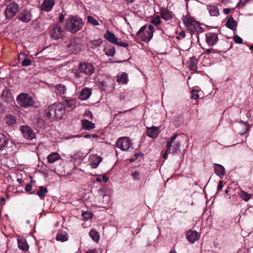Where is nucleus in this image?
Returning a JSON list of instances; mask_svg holds the SVG:
<instances>
[{"mask_svg":"<svg viewBox=\"0 0 253 253\" xmlns=\"http://www.w3.org/2000/svg\"><path fill=\"white\" fill-rule=\"evenodd\" d=\"M65 110L64 105L60 103H54L51 105L45 111V116L47 118H53L60 119L65 114Z\"/></svg>","mask_w":253,"mask_h":253,"instance_id":"obj_1","label":"nucleus"},{"mask_svg":"<svg viewBox=\"0 0 253 253\" xmlns=\"http://www.w3.org/2000/svg\"><path fill=\"white\" fill-rule=\"evenodd\" d=\"M83 25L82 20L78 17L71 16L66 20L65 28L67 31L73 34L79 31Z\"/></svg>","mask_w":253,"mask_h":253,"instance_id":"obj_2","label":"nucleus"},{"mask_svg":"<svg viewBox=\"0 0 253 253\" xmlns=\"http://www.w3.org/2000/svg\"><path fill=\"white\" fill-rule=\"evenodd\" d=\"M154 28L153 26L149 25L146 30V25L143 26L137 32L136 35L143 42H149L153 36Z\"/></svg>","mask_w":253,"mask_h":253,"instance_id":"obj_3","label":"nucleus"},{"mask_svg":"<svg viewBox=\"0 0 253 253\" xmlns=\"http://www.w3.org/2000/svg\"><path fill=\"white\" fill-rule=\"evenodd\" d=\"M16 101L18 105L24 108L33 106L35 103L33 98L26 93L18 95L16 97Z\"/></svg>","mask_w":253,"mask_h":253,"instance_id":"obj_4","label":"nucleus"},{"mask_svg":"<svg viewBox=\"0 0 253 253\" xmlns=\"http://www.w3.org/2000/svg\"><path fill=\"white\" fill-rule=\"evenodd\" d=\"M178 136L177 133L174 134L168 142L166 145L167 151L169 153L175 154L179 150L181 142L177 139Z\"/></svg>","mask_w":253,"mask_h":253,"instance_id":"obj_5","label":"nucleus"},{"mask_svg":"<svg viewBox=\"0 0 253 253\" xmlns=\"http://www.w3.org/2000/svg\"><path fill=\"white\" fill-rule=\"evenodd\" d=\"M50 37L54 40H58L63 37L65 31L60 23L51 25L48 28Z\"/></svg>","mask_w":253,"mask_h":253,"instance_id":"obj_6","label":"nucleus"},{"mask_svg":"<svg viewBox=\"0 0 253 253\" xmlns=\"http://www.w3.org/2000/svg\"><path fill=\"white\" fill-rule=\"evenodd\" d=\"M78 69L81 72L88 76L92 75L95 71V67L92 63L84 61L79 63Z\"/></svg>","mask_w":253,"mask_h":253,"instance_id":"obj_7","label":"nucleus"},{"mask_svg":"<svg viewBox=\"0 0 253 253\" xmlns=\"http://www.w3.org/2000/svg\"><path fill=\"white\" fill-rule=\"evenodd\" d=\"M131 145V141L128 137H121L117 140L116 143V147L122 151L127 150Z\"/></svg>","mask_w":253,"mask_h":253,"instance_id":"obj_8","label":"nucleus"},{"mask_svg":"<svg viewBox=\"0 0 253 253\" xmlns=\"http://www.w3.org/2000/svg\"><path fill=\"white\" fill-rule=\"evenodd\" d=\"M20 130L24 138L32 140L36 138V134L32 128L28 126H22L20 127Z\"/></svg>","mask_w":253,"mask_h":253,"instance_id":"obj_9","label":"nucleus"},{"mask_svg":"<svg viewBox=\"0 0 253 253\" xmlns=\"http://www.w3.org/2000/svg\"><path fill=\"white\" fill-rule=\"evenodd\" d=\"M18 5L16 2H13L9 3L5 11L6 18L11 19L13 18L18 12Z\"/></svg>","mask_w":253,"mask_h":253,"instance_id":"obj_10","label":"nucleus"},{"mask_svg":"<svg viewBox=\"0 0 253 253\" xmlns=\"http://www.w3.org/2000/svg\"><path fill=\"white\" fill-rule=\"evenodd\" d=\"M160 13L161 18L165 21L171 20L174 17V14L173 12L166 7H161Z\"/></svg>","mask_w":253,"mask_h":253,"instance_id":"obj_11","label":"nucleus"},{"mask_svg":"<svg viewBox=\"0 0 253 253\" xmlns=\"http://www.w3.org/2000/svg\"><path fill=\"white\" fill-rule=\"evenodd\" d=\"M32 17L33 15L31 10L25 9L19 14L18 18L23 22L28 23L32 20Z\"/></svg>","mask_w":253,"mask_h":253,"instance_id":"obj_12","label":"nucleus"},{"mask_svg":"<svg viewBox=\"0 0 253 253\" xmlns=\"http://www.w3.org/2000/svg\"><path fill=\"white\" fill-rule=\"evenodd\" d=\"M206 42L210 46H213L218 41V35L215 33L209 32L206 35Z\"/></svg>","mask_w":253,"mask_h":253,"instance_id":"obj_13","label":"nucleus"},{"mask_svg":"<svg viewBox=\"0 0 253 253\" xmlns=\"http://www.w3.org/2000/svg\"><path fill=\"white\" fill-rule=\"evenodd\" d=\"M55 0H43L41 5V9L45 12L50 11L55 5Z\"/></svg>","mask_w":253,"mask_h":253,"instance_id":"obj_14","label":"nucleus"},{"mask_svg":"<svg viewBox=\"0 0 253 253\" xmlns=\"http://www.w3.org/2000/svg\"><path fill=\"white\" fill-rule=\"evenodd\" d=\"M8 145H9L10 147H12V142H9L5 136L3 134L0 133V150L8 149Z\"/></svg>","mask_w":253,"mask_h":253,"instance_id":"obj_15","label":"nucleus"},{"mask_svg":"<svg viewBox=\"0 0 253 253\" xmlns=\"http://www.w3.org/2000/svg\"><path fill=\"white\" fill-rule=\"evenodd\" d=\"M159 127L155 126L147 128V135L152 138H155L160 133Z\"/></svg>","mask_w":253,"mask_h":253,"instance_id":"obj_16","label":"nucleus"},{"mask_svg":"<svg viewBox=\"0 0 253 253\" xmlns=\"http://www.w3.org/2000/svg\"><path fill=\"white\" fill-rule=\"evenodd\" d=\"M90 165L92 168H96L102 161V158L96 155H91L89 156Z\"/></svg>","mask_w":253,"mask_h":253,"instance_id":"obj_17","label":"nucleus"},{"mask_svg":"<svg viewBox=\"0 0 253 253\" xmlns=\"http://www.w3.org/2000/svg\"><path fill=\"white\" fill-rule=\"evenodd\" d=\"M186 235L187 240L191 243H194L196 240L199 239L200 237L199 233L193 230H189L187 233Z\"/></svg>","mask_w":253,"mask_h":253,"instance_id":"obj_18","label":"nucleus"},{"mask_svg":"<svg viewBox=\"0 0 253 253\" xmlns=\"http://www.w3.org/2000/svg\"><path fill=\"white\" fill-rule=\"evenodd\" d=\"M72 73L74 74V82L77 84H81L82 83L83 79V72H81L79 69H73Z\"/></svg>","mask_w":253,"mask_h":253,"instance_id":"obj_19","label":"nucleus"},{"mask_svg":"<svg viewBox=\"0 0 253 253\" xmlns=\"http://www.w3.org/2000/svg\"><path fill=\"white\" fill-rule=\"evenodd\" d=\"M236 130L238 133L243 135L246 133L248 130V124L244 122H241L236 126Z\"/></svg>","mask_w":253,"mask_h":253,"instance_id":"obj_20","label":"nucleus"},{"mask_svg":"<svg viewBox=\"0 0 253 253\" xmlns=\"http://www.w3.org/2000/svg\"><path fill=\"white\" fill-rule=\"evenodd\" d=\"M2 99L6 102H10L13 100L10 91L7 88H5L1 94Z\"/></svg>","mask_w":253,"mask_h":253,"instance_id":"obj_21","label":"nucleus"},{"mask_svg":"<svg viewBox=\"0 0 253 253\" xmlns=\"http://www.w3.org/2000/svg\"><path fill=\"white\" fill-rule=\"evenodd\" d=\"M214 168L216 174L220 178L223 177L225 172L224 168L221 165L214 164Z\"/></svg>","mask_w":253,"mask_h":253,"instance_id":"obj_22","label":"nucleus"},{"mask_svg":"<svg viewBox=\"0 0 253 253\" xmlns=\"http://www.w3.org/2000/svg\"><path fill=\"white\" fill-rule=\"evenodd\" d=\"M104 37L108 42L113 44H115L117 41H118V38L115 36V35L112 32L108 30L106 31L104 34Z\"/></svg>","mask_w":253,"mask_h":253,"instance_id":"obj_23","label":"nucleus"},{"mask_svg":"<svg viewBox=\"0 0 253 253\" xmlns=\"http://www.w3.org/2000/svg\"><path fill=\"white\" fill-rule=\"evenodd\" d=\"M91 94V90L88 88L83 89L79 95V98L82 100H86Z\"/></svg>","mask_w":253,"mask_h":253,"instance_id":"obj_24","label":"nucleus"},{"mask_svg":"<svg viewBox=\"0 0 253 253\" xmlns=\"http://www.w3.org/2000/svg\"><path fill=\"white\" fill-rule=\"evenodd\" d=\"M19 248L23 251H27L29 249V246L25 239L21 238L17 239Z\"/></svg>","mask_w":253,"mask_h":253,"instance_id":"obj_25","label":"nucleus"},{"mask_svg":"<svg viewBox=\"0 0 253 253\" xmlns=\"http://www.w3.org/2000/svg\"><path fill=\"white\" fill-rule=\"evenodd\" d=\"M207 9L211 16H217L219 15V11L218 7L215 5H210L207 6Z\"/></svg>","mask_w":253,"mask_h":253,"instance_id":"obj_26","label":"nucleus"},{"mask_svg":"<svg viewBox=\"0 0 253 253\" xmlns=\"http://www.w3.org/2000/svg\"><path fill=\"white\" fill-rule=\"evenodd\" d=\"M81 124L82 127L85 130H89L95 127V124L87 120H83Z\"/></svg>","mask_w":253,"mask_h":253,"instance_id":"obj_27","label":"nucleus"},{"mask_svg":"<svg viewBox=\"0 0 253 253\" xmlns=\"http://www.w3.org/2000/svg\"><path fill=\"white\" fill-rule=\"evenodd\" d=\"M61 157L57 152H52L47 156V161L49 163H54L60 159Z\"/></svg>","mask_w":253,"mask_h":253,"instance_id":"obj_28","label":"nucleus"},{"mask_svg":"<svg viewBox=\"0 0 253 253\" xmlns=\"http://www.w3.org/2000/svg\"><path fill=\"white\" fill-rule=\"evenodd\" d=\"M56 240L61 242L67 241L68 240V234L65 232L59 231L57 232Z\"/></svg>","mask_w":253,"mask_h":253,"instance_id":"obj_29","label":"nucleus"},{"mask_svg":"<svg viewBox=\"0 0 253 253\" xmlns=\"http://www.w3.org/2000/svg\"><path fill=\"white\" fill-rule=\"evenodd\" d=\"M187 28L188 30H189L192 33L195 32H198L200 31L201 27L200 26L199 23L196 21H195L194 22H193V23L191 24L190 25L188 26Z\"/></svg>","mask_w":253,"mask_h":253,"instance_id":"obj_30","label":"nucleus"},{"mask_svg":"<svg viewBox=\"0 0 253 253\" xmlns=\"http://www.w3.org/2000/svg\"><path fill=\"white\" fill-rule=\"evenodd\" d=\"M55 88L56 89V92L57 95L63 97L65 96V94L66 92V88L64 85L60 84H57L55 86Z\"/></svg>","mask_w":253,"mask_h":253,"instance_id":"obj_31","label":"nucleus"},{"mask_svg":"<svg viewBox=\"0 0 253 253\" xmlns=\"http://www.w3.org/2000/svg\"><path fill=\"white\" fill-rule=\"evenodd\" d=\"M225 25L228 28L232 30H235L236 29L237 25L233 18L230 17L228 18L226 22Z\"/></svg>","mask_w":253,"mask_h":253,"instance_id":"obj_32","label":"nucleus"},{"mask_svg":"<svg viewBox=\"0 0 253 253\" xmlns=\"http://www.w3.org/2000/svg\"><path fill=\"white\" fill-rule=\"evenodd\" d=\"M5 123L8 126H13L16 123V117L11 114H8L5 116Z\"/></svg>","mask_w":253,"mask_h":253,"instance_id":"obj_33","label":"nucleus"},{"mask_svg":"<svg viewBox=\"0 0 253 253\" xmlns=\"http://www.w3.org/2000/svg\"><path fill=\"white\" fill-rule=\"evenodd\" d=\"M90 238L96 242H98L99 240L100 237L99 233L94 229H91L89 233Z\"/></svg>","mask_w":253,"mask_h":253,"instance_id":"obj_34","label":"nucleus"},{"mask_svg":"<svg viewBox=\"0 0 253 253\" xmlns=\"http://www.w3.org/2000/svg\"><path fill=\"white\" fill-rule=\"evenodd\" d=\"M47 192L48 190L46 188L41 186L40 187L39 191L37 192V195L42 199L45 197Z\"/></svg>","mask_w":253,"mask_h":253,"instance_id":"obj_35","label":"nucleus"},{"mask_svg":"<svg viewBox=\"0 0 253 253\" xmlns=\"http://www.w3.org/2000/svg\"><path fill=\"white\" fill-rule=\"evenodd\" d=\"M132 92L130 91H125L122 92L120 95V100L122 101L125 99L129 100L131 97Z\"/></svg>","mask_w":253,"mask_h":253,"instance_id":"obj_36","label":"nucleus"},{"mask_svg":"<svg viewBox=\"0 0 253 253\" xmlns=\"http://www.w3.org/2000/svg\"><path fill=\"white\" fill-rule=\"evenodd\" d=\"M117 81L122 84L127 83L128 82L127 74L124 73H122L120 76L117 77Z\"/></svg>","mask_w":253,"mask_h":253,"instance_id":"obj_37","label":"nucleus"},{"mask_svg":"<svg viewBox=\"0 0 253 253\" xmlns=\"http://www.w3.org/2000/svg\"><path fill=\"white\" fill-rule=\"evenodd\" d=\"M239 195L243 200L246 202L248 201L253 195V194L247 193V192L243 190H241L240 191Z\"/></svg>","mask_w":253,"mask_h":253,"instance_id":"obj_38","label":"nucleus"},{"mask_svg":"<svg viewBox=\"0 0 253 253\" xmlns=\"http://www.w3.org/2000/svg\"><path fill=\"white\" fill-rule=\"evenodd\" d=\"M182 21L184 24L187 27L188 26L190 25V24H192L193 22H194L195 20L190 16L187 15L183 17Z\"/></svg>","mask_w":253,"mask_h":253,"instance_id":"obj_39","label":"nucleus"},{"mask_svg":"<svg viewBox=\"0 0 253 253\" xmlns=\"http://www.w3.org/2000/svg\"><path fill=\"white\" fill-rule=\"evenodd\" d=\"M197 60L195 57L190 58L189 61V68L190 70H195L197 69Z\"/></svg>","mask_w":253,"mask_h":253,"instance_id":"obj_40","label":"nucleus"},{"mask_svg":"<svg viewBox=\"0 0 253 253\" xmlns=\"http://www.w3.org/2000/svg\"><path fill=\"white\" fill-rule=\"evenodd\" d=\"M105 54L108 56H113L115 53V48L113 46L104 49Z\"/></svg>","mask_w":253,"mask_h":253,"instance_id":"obj_41","label":"nucleus"},{"mask_svg":"<svg viewBox=\"0 0 253 253\" xmlns=\"http://www.w3.org/2000/svg\"><path fill=\"white\" fill-rule=\"evenodd\" d=\"M101 44V39L94 40L90 42V47L93 48L99 46Z\"/></svg>","mask_w":253,"mask_h":253,"instance_id":"obj_42","label":"nucleus"},{"mask_svg":"<svg viewBox=\"0 0 253 253\" xmlns=\"http://www.w3.org/2000/svg\"><path fill=\"white\" fill-rule=\"evenodd\" d=\"M68 47L71 48V50L74 51L75 52H78L81 50L80 45L75 43V41H73L70 45H68Z\"/></svg>","mask_w":253,"mask_h":253,"instance_id":"obj_43","label":"nucleus"},{"mask_svg":"<svg viewBox=\"0 0 253 253\" xmlns=\"http://www.w3.org/2000/svg\"><path fill=\"white\" fill-rule=\"evenodd\" d=\"M161 18L160 15H157L151 19V22L153 24L157 26L162 23Z\"/></svg>","mask_w":253,"mask_h":253,"instance_id":"obj_44","label":"nucleus"},{"mask_svg":"<svg viewBox=\"0 0 253 253\" xmlns=\"http://www.w3.org/2000/svg\"><path fill=\"white\" fill-rule=\"evenodd\" d=\"M87 22L94 26H98L99 25V22L93 17L88 16L87 17Z\"/></svg>","mask_w":253,"mask_h":253,"instance_id":"obj_45","label":"nucleus"},{"mask_svg":"<svg viewBox=\"0 0 253 253\" xmlns=\"http://www.w3.org/2000/svg\"><path fill=\"white\" fill-rule=\"evenodd\" d=\"M82 216H83V219L84 220H87L88 219L92 218L93 213L90 212L85 211V212H83V213L82 214Z\"/></svg>","mask_w":253,"mask_h":253,"instance_id":"obj_46","label":"nucleus"},{"mask_svg":"<svg viewBox=\"0 0 253 253\" xmlns=\"http://www.w3.org/2000/svg\"><path fill=\"white\" fill-rule=\"evenodd\" d=\"M31 64V60L29 58L24 59L21 62V65L23 66H27Z\"/></svg>","mask_w":253,"mask_h":253,"instance_id":"obj_47","label":"nucleus"},{"mask_svg":"<svg viewBox=\"0 0 253 253\" xmlns=\"http://www.w3.org/2000/svg\"><path fill=\"white\" fill-rule=\"evenodd\" d=\"M191 98L195 100L198 99L199 98V96L197 90H192L191 95Z\"/></svg>","mask_w":253,"mask_h":253,"instance_id":"obj_48","label":"nucleus"},{"mask_svg":"<svg viewBox=\"0 0 253 253\" xmlns=\"http://www.w3.org/2000/svg\"><path fill=\"white\" fill-rule=\"evenodd\" d=\"M223 187V181L222 180H220L219 181L218 185L217 188L216 194H218L219 192L222 190Z\"/></svg>","mask_w":253,"mask_h":253,"instance_id":"obj_49","label":"nucleus"},{"mask_svg":"<svg viewBox=\"0 0 253 253\" xmlns=\"http://www.w3.org/2000/svg\"><path fill=\"white\" fill-rule=\"evenodd\" d=\"M234 42L237 43L241 44L243 43L242 39L239 36L236 35L233 38Z\"/></svg>","mask_w":253,"mask_h":253,"instance_id":"obj_50","label":"nucleus"},{"mask_svg":"<svg viewBox=\"0 0 253 253\" xmlns=\"http://www.w3.org/2000/svg\"><path fill=\"white\" fill-rule=\"evenodd\" d=\"M74 103V101L73 100H67L66 99L64 101L65 105H67L69 107H71Z\"/></svg>","mask_w":253,"mask_h":253,"instance_id":"obj_51","label":"nucleus"},{"mask_svg":"<svg viewBox=\"0 0 253 253\" xmlns=\"http://www.w3.org/2000/svg\"><path fill=\"white\" fill-rule=\"evenodd\" d=\"M132 178L134 180H138L140 178V174L138 171H135L132 174Z\"/></svg>","mask_w":253,"mask_h":253,"instance_id":"obj_52","label":"nucleus"},{"mask_svg":"<svg viewBox=\"0 0 253 253\" xmlns=\"http://www.w3.org/2000/svg\"><path fill=\"white\" fill-rule=\"evenodd\" d=\"M115 44L117 45L120 46L124 47H127L128 46V45L127 43L123 42H118V41H117V42H116V43H115Z\"/></svg>","mask_w":253,"mask_h":253,"instance_id":"obj_53","label":"nucleus"},{"mask_svg":"<svg viewBox=\"0 0 253 253\" xmlns=\"http://www.w3.org/2000/svg\"><path fill=\"white\" fill-rule=\"evenodd\" d=\"M32 189V186L30 184H28L25 186V190L26 192H29Z\"/></svg>","mask_w":253,"mask_h":253,"instance_id":"obj_54","label":"nucleus"},{"mask_svg":"<svg viewBox=\"0 0 253 253\" xmlns=\"http://www.w3.org/2000/svg\"><path fill=\"white\" fill-rule=\"evenodd\" d=\"M64 19V16L63 14H61L59 17V22L58 23L61 24Z\"/></svg>","mask_w":253,"mask_h":253,"instance_id":"obj_55","label":"nucleus"},{"mask_svg":"<svg viewBox=\"0 0 253 253\" xmlns=\"http://www.w3.org/2000/svg\"><path fill=\"white\" fill-rule=\"evenodd\" d=\"M85 253H98V251L96 249H94L87 251Z\"/></svg>","mask_w":253,"mask_h":253,"instance_id":"obj_56","label":"nucleus"},{"mask_svg":"<svg viewBox=\"0 0 253 253\" xmlns=\"http://www.w3.org/2000/svg\"><path fill=\"white\" fill-rule=\"evenodd\" d=\"M5 199L4 197H1L0 198V205L1 206H3L5 204Z\"/></svg>","mask_w":253,"mask_h":253,"instance_id":"obj_57","label":"nucleus"},{"mask_svg":"<svg viewBox=\"0 0 253 253\" xmlns=\"http://www.w3.org/2000/svg\"><path fill=\"white\" fill-rule=\"evenodd\" d=\"M102 180L105 182H106L108 180V177L106 175H102Z\"/></svg>","mask_w":253,"mask_h":253,"instance_id":"obj_58","label":"nucleus"},{"mask_svg":"<svg viewBox=\"0 0 253 253\" xmlns=\"http://www.w3.org/2000/svg\"><path fill=\"white\" fill-rule=\"evenodd\" d=\"M230 10L229 8H224L223 9V12L225 14H228L230 12Z\"/></svg>","mask_w":253,"mask_h":253,"instance_id":"obj_59","label":"nucleus"},{"mask_svg":"<svg viewBox=\"0 0 253 253\" xmlns=\"http://www.w3.org/2000/svg\"><path fill=\"white\" fill-rule=\"evenodd\" d=\"M179 36H182L183 37H185V33L184 31H182L179 33Z\"/></svg>","mask_w":253,"mask_h":253,"instance_id":"obj_60","label":"nucleus"},{"mask_svg":"<svg viewBox=\"0 0 253 253\" xmlns=\"http://www.w3.org/2000/svg\"><path fill=\"white\" fill-rule=\"evenodd\" d=\"M168 153H169V152H167L166 151V152L163 154V158H164V159H166L168 157Z\"/></svg>","mask_w":253,"mask_h":253,"instance_id":"obj_61","label":"nucleus"},{"mask_svg":"<svg viewBox=\"0 0 253 253\" xmlns=\"http://www.w3.org/2000/svg\"><path fill=\"white\" fill-rule=\"evenodd\" d=\"M91 137V134H85L84 135V137L85 138H90Z\"/></svg>","mask_w":253,"mask_h":253,"instance_id":"obj_62","label":"nucleus"},{"mask_svg":"<svg viewBox=\"0 0 253 253\" xmlns=\"http://www.w3.org/2000/svg\"><path fill=\"white\" fill-rule=\"evenodd\" d=\"M211 52V49H208L205 51V53L207 54L210 53Z\"/></svg>","mask_w":253,"mask_h":253,"instance_id":"obj_63","label":"nucleus"},{"mask_svg":"<svg viewBox=\"0 0 253 253\" xmlns=\"http://www.w3.org/2000/svg\"><path fill=\"white\" fill-rule=\"evenodd\" d=\"M229 191V188H226L225 190V194H228Z\"/></svg>","mask_w":253,"mask_h":253,"instance_id":"obj_64","label":"nucleus"}]
</instances>
